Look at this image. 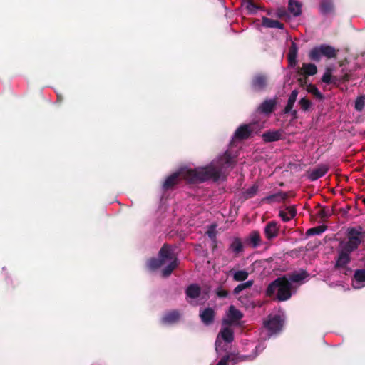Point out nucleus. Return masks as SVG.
<instances>
[{"instance_id": "obj_14", "label": "nucleus", "mask_w": 365, "mask_h": 365, "mask_svg": "<svg viewBox=\"0 0 365 365\" xmlns=\"http://www.w3.org/2000/svg\"><path fill=\"white\" fill-rule=\"evenodd\" d=\"M350 252L341 248L338 259L336 260L337 267H344L350 262Z\"/></svg>"}, {"instance_id": "obj_42", "label": "nucleus", "mask_w": 365, "mask_h": 365, "mask_svg": "<svg viewBox=\"0 0 365 365\" xmlns=\"http://www.w3.org/2000/svg\"><path fill=\"white\" fill-rule=\"evenodd\" d=\"M217 295L220 297H226L227 296V292L225 290L218 291Z\"/></svg>"}, {"instance_id": "obj_21", "label": "nucleus", "mask_w": 365, "mask_h": 365, "mask_svg": "<svg viewBox=\"0 0 365 365\" xmlns=\"http://www.w3.org/2000/svg\"><path fill=\"white\" fill-rule=\"evenodd\" d=\"M308 277L307 273L304 270L294 272L289 275L288 280L292 284V282H303V281Z\"/></svg>"}, {"instance_id": "obj_16", "label": "nucleus", "mask_w": 365, "mask_h": 365, "mask_svg": "<svg viewBox=\"0 0 365 365\" xmlns=\"http://www.w3.org/2000/svg\"><path fill=\"white\" fill-rule=\"evenodd\" d=\"M200 317L202 322L208 325L213 321L215 312L212 308H206L200 312Z\"/></svg>"}, {"instance_id": "obj_23", "label": "nucleus", "mask_w": 365, "mask_h": 365, "mask_svg": "<svg viewBox=\"0 0 365 365\" xmlns=\"http://www.w3.org/2000/svg\"><path fill=\"white\" fill-rule=\"evenodd\" d=\"M200 287L195 284L190 285L186 289V295L190 299H196L200 296Z\"/></svg>"}, {"instance_id": "obj_13", "label": "nucleus", "mask_w": 365, "mask_h": 365, "mask_svg": "<svg viewBox=\"0 0 365 365\" xmlns=\"http://www.w3.org/2000/svg\"><path fill=\"white\" fill-rule=\"evenodd\" d=\"M276 105V99H267L259 106L257 110L263 114L269 115L274 110Z\"/></svg>"}, {"instance_id": "obj_11", "label": "nucleus", "mask_w": 365, "mask_h": 365, "mask_svg": "<svg viewBox=\"0 0 365 365\" xmlns=\"http://www.w3.org/2000/svg\"><path fill=\"white\" fill-rule=\"evenodd\" d=\"M267 76L258 74L256 75L252 81V88L255 91H262L267 86Z\"/></svg>"}, {"instance_id": "obj_45", "label": "nucleus", "mask_w": 365, "mask_h": 365, "mask_svg": "<svg viewBox=\"0 0 365 365\" xmlns=\"http://www.w3.org/2000/svg\"><path fill=\"white\" fill-rule=\"evenodd\" d=\"M363 201H364V203L365 204V198L364 199V200H363Z\"/></svg>"}, {"instance_id": "obj_30", "label": "nucleus", "mask_w": 365, "mask_h": 365, "mask_svg": "<svg viewBox=\"0 0 365 365\" xmlns=\"http://www.w3.org/2000/svg\"><path fill=\"white\" fill-rule=\"evenodd\" d=\"M302 70L304 74L308 76H313L317 71V66L313 63H303Z\"/></svg>"}, {"instance_id": "obj_39", "label": "nucleus", "mask_w": 365, "mask_h": 365, "mask_svg": "<svg viewBox=\"0 0 365 365\" xmlns=\"http://www.w3.org/2000/svg\"><path fill=\"white\" fill-rule=\"evenodd\" d=\"M246 8L251 13L255 12L258 9V7L251 1L247 2Z\"/></svg>"}, {"instance_id": "obj_6", "label": "nucleus", "mask_w": 365, "mask_h": 365, "mask_svg": "<svg viewBox=\"0 0 365 365\" xmlns=\"http://www.w3.org/2000/svg\"><path fill=\"white\" fill-rule=\"evenodd\" d=\"M337 51L332 46L327 44H322L313 48L310 51L309 56L313 61H319L322 56L327 58L336 57Z\"/></svg>"}, {"instance_id": "obj_4", "label": "nucleus", "mask_w": 365, "mask_h": 365, "mask_svg": "<svg viewBox=\"0 0 365 365\" xmlns=\"http://www.w3.org/2000/svg\"><path fill=\"white\" fill-rule=\"evenodd\" d=\"M234 339V333L230 325L224 324L219 332L216 341H215V350L218 354L222 353H228V346Z\"/></svg>"}, {"instance_id": "obj_8", "label": "nucleus", "mask_w": 365, "mask_h": 365, "mask_svg": "<svg viewBox=\"0 0 365 365\" xmlns=\"http://www.w3.org/2000/svg\"><path fill=\"white\" fill-rule=\"evenodd\" d=\"M255 127V123L240 125L235 132L231 143H233L235 140L248 138L254 133Z\"/></svg>"}, {"instance_id": "obj_5", "label": "nucleus", "mask_w": 365, "mask_h": 365, "mask_svg": "<svg viewBox=\"0 0 365 365\" xmlns=\"http://www.w3.org/2000/svg\"><path fill=\"white\" fill-rule=\"evenodd\" d=\"M364 235L361 227L350 228L348 230L347 241L341 243V248L351 252L356 250L361 242Z\"/></svg>"}, {"instance_id": "obj_24", "label": "nucleus", "mask_w": 365, "mask_h": 365, "mask_svg": "<svg viewBox=\"0 0 365 365\" xmlns=\"http://www.w3.org/2000/svg\"><path fill=\"white\" fill-rule=\"evenodd\" d=\"M289 11L294 16H298L302 13V4L295 1L289 0Z\"/></svg>"}, {"instance_id": "obj_22", "label": "nucleus", "mask_w": 365, "mask_h": 365, "mask_svg": "<svg viewBox=\"0 0 365 365\" xmlns=\"http://www.w3.org/2000/svg\"><path fill=\"white\" fill-rule=\"evenodd\" d=\"M262 26L266 28H277L279 29H283L284 28L283 24L279 21L273 20L265 16L262 18Z\"/></svg>"}, {"instance_id": "obj_28", "label": "nucleus", "mask_w": 365, "mask_h": 365, "mask_svg": "<svg viewBox=\"0 0 365 365\" xmlns=\"http://www.w3.org/2000/svg\"><path fill=\"white\" fill-rule=\"evenodd\" d=\"M254 284V281L252 279L247 280L245 282L239 284L233 290L234 294H238L240 292L243 291L244 289H246L247 288L251 287Z\"/></svg>"}, {"instance_id": "obj_43", "label": "nucleus", "mask_w": 365, "mask_h": 365, "mask_svg": "<svg viewBox=\"0 0 365 365\" xmlns=\"http://www.w3.org/2000/svg\"><path fill=\"white\" fill-rule=\"evenodd\" d=\"M264 349V346L263 344H259L258 346H256V350L258 352H261Z\"/></svg>"}, {"instance_id": "obj_19", "label": "nucleus", "mask_w": 365, "mask_h": 365, "mask_svg": "<svg viewBox=\"0 0 365 365\" xmlns=\"http://www.w3.org/2000/svg\"><path fill=\"white\" fill-rule=\"evenodd\" d=\"M296 210L293 207H287L279 211V217L284 222H288L296 215Z\"/></svg>"}, {"instance_id": "obj_2", "label": "nucleus", "mask_w": 365, "mask_h": 365, "mask_svg": "<svg viewBox=\"0 0 365 365\" xmlns=\"http://www.w3.org/2000/svg\"><path fill=\"white\" fill-rule=\"evenodd\" d=\"M147 265L151 270L165 266L162 271L163 277H168L178 266V259L173 250L168 245H163L159 251L158 258L150 259Z\"/></svg>"}, {"instance_id": "obj_44", "label": "nucleus", "mask_w": 365, "mask_h": 365, "mask_svg": "<svg viewBox=\"0 0 365 365\" xmlns=\"http://www.w3.org/2000/svg\"><path fill=\"white\" fill-rule=\"evenodd\" d=\"M330 215V210H328L327 211H326L325 210H322V216L323 217H328Z\"/></svg>"}, {"instance_id": "obj_1", "label": "nucleus", "mask_w": 365, "mask_h": 365, "mask_svg": "<svg viewBox=\"0 0 365 365\" xmlns=\"http://www.w3.org/2000/svg\"><path fill=\"white\" fill-rule=\"evenodd\" d=\"M235 160L228 151L218 156L206 167L195 169L183 168L168 176L163 184L164 190H168L185 179L189 182L197 183L208 180H224L225 175L234 165Z\"/></svg>"}, {"instance_id": "obj_12", "label": "nucleus", "mask_w": 365, "mask_h": 365, "mask_svg": "<svg viewBox=\"0 0 365 365\" xmlns=\"http://www.w3.org/2000/svg\"><path fill=\"white\" fill-rule=\"evenodd\" d=\"M351 284L354 289H361L365 287V269L355 271Z\"/></svg>"}, {"instance_id": "obj_18", "label": "nucleus", "mask_w": 365, "mask_h": 365, "mask_svg": "<svg viewBox=\"0 0 365 365\" xmlns=\"http://www.w3.org/2000/svg\"><path fill=\"white\" fill-rule=\"evenodd\" d=\"M180 319V314L174 310L166 313L162 318V322L165 324H172L178 322Z\"/></svg>"}, {"instance_id": "obj_9", "label": "nucleus", "mask_w": 365, "mask_h": 365, "mask_svg": "<svg viewBox=\"0 0 365 365\" xmlns=\"http://www.w3.org/2000/svg\"><path fill=\"white\" fill-rule=\"evenodd\" d=\"M226 319H223L224 324H238L239 321L243 317V314L235 306L230 305L226 314Z\"/></svg>"}, {"instance_id": "obj_33", "label": "nucleus", "mask_w": 365, "mask_h": 365, "mask_svg": "<svg viewBox=\"0 0 365 365\" xmlns=\"http://www.w3.org/2000/svg\"><path fill=\"white\" fill-rule=\"evenodd\" d=\"M365 106V95L359 96L355 101L354 108L357 111H361Z\"/></svg>"}, {"instance_id": "obj_26", "label": "nucleus", "mask_w": 365, "mask_h": 365, "mask_svg": "<svg viewBox=\"0 0 365 365\" xmlns=\"http://www.w3.org/2000/svg\"><path fill=\"white\" fill-rule=\"evenodd\" d=\"M334 6L332 0H322L320 11L323 14H328L333 11Z\"/></svg>"}, {"instance_id": "obj_41", "label": "nucleus", "mask_w": 365, "mask_h": 365, "mask_svg": "<svg viewBox=\"0 0 365 365\" xmlns=\"http://www.w3.org/2000/svg\"><path fill=\"white\" fill-rule=\"evenodd\" d=\"M207 235L210 238H215V227H211L207 231Z\"/></svg>"}, {"instance_id": "obj_20", "label": "nucleus", "mask_w": 365, "mask_h": 365, "mask_svg": "<svg viewBox=\"0 0 365 365\" xmlns=\"http://www.w3.org/2000/svg\"><path fill=\"white\" fill-rule=\"evenodd\" d=\"M282 137L280 130H270L262 135L263 140L265 142H273L279 140Z\"/></svg>"}, {"instance_id": "obj_10", "label": "nucleus", "mask_w": 365, "mask_h": 365, "mask_svg": "<svg viewBox=\"0 0 365 365\" xmlns=\"http://www.w3.org/2000/svg\"><path fill=\"white\" fill-rule=\"evenodd\" d=\"M329 167L327 165H319L314 169L308 171V178L312 181L317 180V179L323 177L327 173Z\"/></svg>"}, {"instance_id": "obj_3", "label": "nucleus", "mask_w": 365, "mask_h": 365, "mask_svg": "<svg viewBox=\"0 0 365 365\" xmlns=\"http://www.w3.org/2000/svg\"><path fill=\"white\" fill-rule=\"evenodd\" d=\"M292 288V284L288 280V278L284 277L277 278L270 283L267 289L266 293L267 296L272 297L277 292V299L279 301H286L289 299L292 294L291 292Z\"/></svg>"}, {"instance_id": "obj_38", "label": "nucleus", "mask_w": 365, "mask_h": 365, "mask_svg": "<svg viewBox=\"0 0 365 365\" xmlns=\"http://www.w3.org/2000/svg\"><path fill=\"white\" fill-rule=\"evenodd\" d=\"M331 74L330 71L328 70L324 73L322 80L324 83L329 84L331 83Z\"/></svg>"}, {"instance_id": "obj_34", "label": "nucleus", "mask_w": 365, "mask_h": 365, "mask_svg": "<svg viewBox=\"0 0 365 365\" xmlns=\"http://www.w3.org/2000/svg\"><path fill=\"white\" fill-rule=\"evenodd\" d=\"M250 241L254 247H257L260 244V235L257 232H253L250 235Z\"/></svg>"}, {"instance_id": "obj_37", "label": "nucleus", "mask_w": 365, "mask_h": 365, "mask_svg": "<svg viewBox=\"0 0 365 365\" xmlns=\"http://www.w3.org/2000/svg\"><path fill=\"white\" fill-rule=\"evenodd\" d=\"M311 102L305 98H303L299 101V105L304 110H307L311 106Z\"/></svg>"}, {"instance_id": "obj_25", "label": "nucleus", "mask_w": 365, "mask_h": 365, "mask_svg": "<svg viewBox=\"0 0 365 365\" xmlns=\"http://www.w3.org/2000/svg\"><path fill=\"white\" fill-rule=\"evenodd\" d=\"M230 250L235 254L238 255L243 251V245L239 238H235L230 245Z\"/></svg>"}, {"instance_id": "obj_32", "label": "nucleus", "mask_w": 365, "mask_h": 365, "mask_svg": "<svg viewBox=\"0 0 365 365\" xmlns=\"http://www.w3.org/2000/svg\"><path fill=\"white\" fill-rule=\"evenodd\" d=\"M257 191L258 186L257 185H253L243 192V196L246 199L252 198L257 194Z\"/></svg>"}, {"instance_id": "obj_29", "label": "nucleus", "mask_w": 365, "mask_h": 365, "mask_svg": "<svg viewBox=\"0 0 365 365\" xmlns=\"http://www.w3.org/2000/svg\"><path fill=\"white\" fill-rule=\"evenodd\" d=\"M286 195L282 192H278L274 195L267 196L264 198V201L267 202H279L286 197Z\"/></svg>"}, {"instance_id": "obj_17", "label": "nucleus", "mask_w": 365, "mask_h": 365, "mask_svg": "<svg viewBox=\"0 0 365 365\" xmlns=\"http://www.w3.org/2000/svg\"><path fill=\"white\" fill-rule=\"evenodd\" d=\"M229 274L232 276L235 282H244L249 276L248 272L245 269H231Z\"/></svg>"}, {"instance_id": "obj_36", "label": "nucleus", "mask_w": 365, "mask_h": 365, "mask_svg": "<svg viewBox=\"0 0 365 365\" xmlns=\"http://www.w3.org/2000/svg\"><path fill=\"white\" fill-rule=\"evenodd\" d=\"M309 92L312 93L316 98H317L319 99H322L324 97L322 93L314 86H310V88H309Z\"/></svg>"}, {"instance_id": "obj_40", "label": "nucleus", "mask_w": 365, "mask_h": 365, "mask_svg": "<svg viewBox=\"0 0 365 365\" xmlns=\"http://www.w3.org/2000/svg\"><path fill=\"white\" fill-rule=\"evenodd\" d=\"M225 355L222 356V358L219 361L217 365H227V361L229 359V356L227 353H225Z\"/></svg>"}, {"instance_id": "obj_15", "label": "nucleus", "mask_w": 365, "mask_h": 365, "mask_svg": "<svg viewBox=\"0 0 365 365\" xmlns=\"http://www.w3.org/2000/svg\"><path fill=\"white\" fill-rule=\"evenodd\" d=\"M279 227L275 222L272 221L267 223L264 228V234L267 239L271 240L278 234Z\"/></svg>"}, {"instance_id": "obj_31", "label": "nucleus", "mask_w": 365, "mask_h": 365, "mask_svg": "<svg viewBox=\"0 0 365 365\" xmlns=\"http://www.w3.org/2000/svg\"><path fill=\"white\" fill-rule=\"evenodd\" d=\"M297 56V46L295 43L292 42L289 48L288 59L290 63H295Z\"/></svg>"}, {"instance_id": "obj_35", "label": "nucleus", "mask_w": 365, "mask_h": 365, "mask_svg": "<svg viewBox=\"0 0 365 365\" xmlns=\"http://www.w3.org/2000/svg\"><path fill=\"white\" fill-rule=\"evenodd\" d=\"M326 230L325 226H318L311 229L307 230V235H320L323 233Z\"/></svg>"}, {"instance_id": "obj_7", "label": "nucleus", "mask_w": 365, "mask_h": 365, "mask_svg": "<svg viewBox=\"0 0 365 365\" xmlns=\"http://www.w3.org/2000/svg\"><path fill=\"white\" fill-rule=\"evenodd\" d=\"M284 321V316L283 313L269 314L267 319L264 322V327L269 331L271 336L281 331Z\"/></svg>"}, {"instance_id": "obj_27", "label": "nucleus", "mask_w": 365, "mask_h": 365, "mask_svg": "<svg viewBox=\"0 0 365 365\" xmlns=\"http://www.w3.org/2000/svg\"><path fill=\"white\" fill-rule=\"evenodd\" d=\"M298 95V91L297 90H293L289 97L287 104L284 108V113H288L291 112L294 104L296 101L297 97Z\"/></svg>"}]
</instances>
